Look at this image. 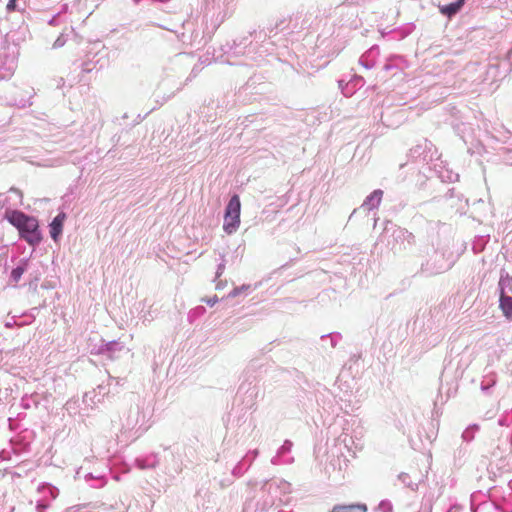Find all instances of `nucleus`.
I'll return each mask as SVG.
<instances>
[{
    "label": "nucleus",
    "instance_id": "nucleus-1",
    "mask_svg": "<svg viewBox=\"0 0 512 512\" xmlns=\"http://www.w3.org/2000/svg\"><path fill=\"white\" fill-rule=\"evenodd\" d=\"M5 218L19 230L21 238H24L30 245L35 246L42 240L35 217L18 210H8L5 213Z\"/></svg>",
    "mask_w": 512,
    "mask_h": 512
},
{
    "label": "nucleus",
    "instance_id": "nucleus-2",
    "mask_svg": "<svg viewBox=\"0 0 512 512\" xmlns=\"http://www.w3.org/2000/svg\"><path fill=\"white\" fill-rule=\"evenodd\" d=\"M240 209L241 203L239 196H232L226 206L224 215L223 229L227 234H232L238 229L240 224Z\"/></svg>",
    "mask_w": 512,
    "mask_h": 512
},
{
    "label": "nucleus",
    "instance_id": "nucleus-3",
    "mask_svg": "<svg viewBox=\"0 0 512 512\" xmlns=\"http://www.w3.org/2000/svg\"><path fill=\"white\" fill-rule=\"evenodd\" d=\"M511 284H512V279H509V278L502 279L499 283V285L501 287L499 307L507 319H512V297L505 294L504 287L506 285H511Z\"/></svg>",
    "mask_w": 512,
    "mask_h": 512
},
{
    "label": "nucleus",
    "instance_id": "nucleus-4",
    "mask_svg": "<svg viewBox=\"0 0 512 512\" xmlns=\"http://www.w3.org/2000/svg\"><path fill=\"white\" fill-rule=\"evenodd\" d=\"M67 218L66 213H59L50 223V235L54 241H57L62 234L64 222Z\"/></svg>",
    "mask_w": 512,
    "mask_h": 512
},
{
    "label": "nucleus",
    "instance_id": "nucleus-5",
    "mask_svg": "<svg viewBox=\"0 0 512 512\" xmlns=\"http://www.w3.org/2000/svg\"><path fill=\"white\" fill-rule=\"evenodd\" d=\"M383 196L382 190H374L364 201L363 207L367 210L375 209L381 203Z\"/></svg>",
    "mask_w": 512,
    "mask_h": 512
},
{
    "label": "nucleus",
    "instance_id": "nucleus-6",
    "mask_svg": "<svg viewBox=\"0 0 512 512\" xmlns=\"http://www.w3.org/2000/svg\"><path fill=\"white\" fill-rule=\"evenodd\" d=\"M465 0H457L454 3H450L447 5L439 6L440 12L443 15H446L448 17H451L452 15L456 14L461 7L463 6Z\"/></svg>",
    "mask_w": 512,
    "mask_h": 512
},
{
    "label": "nucleus",
    "instance_id": "nucleus-7",
    "mask_svg": "<svg viewBox=\"0 0 512 512\" xmlns=\"http://www.w3.org/2000/svg\"><path fill=\"white\" fill-rule=\"evenodd\" d=\"M367 512L365 504L336 505L331 512Z\"/></svg>",
    "mask_w": 512,
    "mask_h": 512
},
{
    "label": "nucleus",
    "instance_id": "nucleus-8",
    "mask_svg": "<svg viewBox=\"0 0 512 512\" xmlns=\"http://www.w3.org/2000/svg\"><path fill=\"white\" fill-rule=\"evenodd\" d=\"M23 273H24V268H22V267H17V268H15V269H13V270H12L11 275H12V277H13V279H14L15 281H18V280L21 278V276H22V274H23Z\"/></svg>",
    "mask_w": 512,
    "mask_h": 512
},
{
    "label": "nucleus",
    "instance_id": "nucleus-9",
    "mask_svg": "<svg viewBox=\"0 0 512 512\" xmlns=\"http://www.w3.org/2000/svg\"><path fill=\"white\" fill-rule=\"evenodd\" d=\"M16 2L17 0H10L7 4V10L9 12L14 11L16 9Z\"/></svg>",
    "mask_w": 512,
    "mask_h": 512
},
{
    "label": "nucleus",
    "instance_id": "nucleus-10",
    "mask_svg": "<svg viewBox=\"0 0 512 512\" xmlns=\"http://www.w3.org/2000/svg\"><path fill=\"white\" fill-rule=\"evenodd\" d=\"M203 301L206 302L208 305L213 306L218 301V298L217 296H214L213 298L203 299Z\"/></svg>",
    "mask_w": 512,
    "mask_h": 512
}]
</instances>
